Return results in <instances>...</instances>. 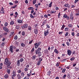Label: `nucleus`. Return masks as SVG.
<instances>
[{
	"instance_id": "obj_31",
	"label": "nucleus",
	"mask_w": 79,
	"mask_h": 79,
	"mask_svg": "<svg viewBox=\"0 0 79 79\" xmlns=\"http://www.w3.org/2000/svg\"><path fill=\"white\" fill-rule=\"evenodd\" d=\"M28 10H34V8L32 7H28Z\"/></svg>"
},
{
	"instance_id": "obj_54",
	"label": "nucleus",
	"mask_w": 79,
	"mask_h": 79,
	"mask_svg": "<svg viewBox=\"0 0 79 79\" xmlns=\"http://www.w3.org/2000/svg\"><path fill=\"white\" fill-rule=\"evenodd\" d=\"M44 52L45 53H47L48 52V50L47 49H46L44 51Z\"/></svg>"
},
{
	"instance_id": "obj_24",
	"label": "nucleus",
	"mask_w": 79,
	"mask_h": 79,
	"mask_svg": "<svg viewBox=\"0 0 79 79\" xmlns=\"http://www.w3.org/2000/svg\"><path fill=\"white\" fill-rule=\"evenodd\" d=\"M30 17L31 18H34V16H33L32 14H30Z\"/></svg>"
},
{
	"instance_id": "obj_63",
	"label": "nucleus",
	"mask_w": 79,
	"mask_h": 79,
	"mask_svg": "<svg viewBox=\"0 0 79 79\" xmlns=\"http://www.w3.org/2000/svg\"><path fill=\"white\" fill-rule=\"evenodd\" d=\"M60 12H59V13H58V17L59 18H60Z\"/></svg>"
},
{
	"instance_id": "obj_45",
	"label": "nucleus",
	"mask_w": 79,
	"mask_h": 79,
	"mask_svg": "<svg viewBox=\"0 0 79 79\" xmlns=\"http://www.w3.org/2000/svg\"><path fill=\"white\" fill-rule=\"evenodd\" d=\"M0 12L1 13L4 14V13H5V10H1Z\"/></svg>"
},
{
	"instance_id": "obj_14",
	"label": "nucleus",
	"mask_w": 79,
	"mask_h": 79,
	"mask_svg": "<svg viewBox=\"0 0 79 79\" xmlns=\"http://www.w3.org/2000/svg\"><path fill=\"white\" fill-rule=\"evenodd\" d=\"M28 30V31H31V29H32V27H31V26H29L28 27V28H27Z\"/></svg>"
},
{
	"instance_id": "obj_19",
	"label": "nucleus",
	"mask_w": 79,
	"mask_h": 79,
	"mask_svg": "<svg viewBox=\"0 0 79 79\" xmlns=\"http://www.w3.org/2000/svg\"><path fill=\"white\" fill-rule=\"evenodd\" d=\"M72 77V76H71V75L69 74H68L67 75V77L68 78H71Z\"/></svg>"
},
{
	"instance_id": "obj_42",
	"label": "nucleus",
	"mask_w": 79,
	"mask_h": 79,
	"mask_svg": "<svg viewBox=\"0 0 79 79\" xmlns=\"http://www.w3.org/2000/svg\"><path fill=\"white\" fill-rule=\"evenodd\" d=\"M65 61H66V59H65L63 60H62L61 61V62L62 63H63V62H65Z\"/></svg>"
},
{
	"instance_id": "obj_34",
	"label": "nucleus",
	"mask_w": 79,
	"mask_h": 79,
	"mask_svg": "<svg viewBox=\"0 0 79 79\" xmlns=\"http://www.w3.org/2000/svg\"><path fill=\"white\" fill-rule=\"evenodd\" d=\"M8 23H7V22H6L5 23V24H4V27H6V26H8Z\"/></svg>"
},
{
	"instance_id": "obj_8",
	"label": "nucleus",
	"mask_w": 79,
	"mask_h": 79,
	"mask_svg": "<svg viewBox=\"0 0 79 79\" xmlns=\"http://www.w3.org/2000/svg\"><path fill=\"white\" fill-rule=\"evenodd\" d=\"M17 22L19 24H22L23 23V20L21 19H18L17 20Z\"/></svg>"
},
{
	"instance_id": "obj_40",
	"label": "nucleus",
	"mask_w": 79,
	"mask_h": 79,
	"mask_svg": "<svg viewBox=\"0 0 79 79\" xmlns=\"http://www.w3.org/2000/svg\"><path fill=\"white\" fill-rule=\"evenodd\" d=\"M24 61V59L23 58H21L20 60V62H23Z\"/></svg>"
},
{
	"instance_id": "obj_5",
	"label": "nucleus",
	"mask_w": 79,
	"mask_h": 79,
	"mask_svg": "<svg viewBox=\"0 0 79 79\" xmlns=\"http://www.w3.org/2000/svg\"><path fill=\"white\" fill-rule=\"evenodd\" d=\"M3 29L5 31V32H10V31H9V30H8V29L7 28L5 27H3Z\"/></svg>"
},
{
	"instance_id": "obj_26",
	"label": "nucleus",
	"mask_w": 79,
	"mask_h": 79,
	"mask_svg": "<svg viewBox=\"0 0 79 79\" xmlns=\"http://www.w3.org/2000/svg\"><path fill=\"white\" fill-rule=\"evenodd\" d=\"M7 72L8 74H10V69H7Z\"/></svg>"
},
{
	"instance_id": "obj_39",
	"label": "nucleus",
	"mask_w": 79,
	"mask_h": 79,
	"mask_svg": "<svg viewBox=\"0 0 79 79\" xmlns=\"http://www.w3.org/2000/svg\"><path fill=\"white\" fill-rule=\"evenodd\" d=\"M34 48H32V50L31 51V53H33V52H34Z\"/></svg>"
},
{
	"instance_id": "obj_58",
	"label": "nucleus",
	"mask_w": 79,
	"mask_h": 79,
	"mask_svg": "<svg viewBox=\"0 0 79 79\" xmlns=\"http://www.w3.org/2000/svg\"><path fill=\"white\" fill-rule=\"evenodd\" d=\"M35 7L36 8H38V4H35Z\"/></svg>"
},
{
	"instance_id": "obj_41",
	"label": "nucleus",
	"mask_w": 79,
	"mask_h": 79,
	"mask_svg": "<svg viewBox=\"0 0 79 79\" xmlns=\"http://www.w3.org/2000/svg\"><path fill=\"white\" fill-rule=\"evenodd\" d=\"M42 59H43L42 57H41L39 59V60L38 61H40L41 62V61H42Z\"/></svg>"
},
{
	"instance_id": "obj_52",
	"label": "nucleus",
	"mask_w": 79,
	"mask_h": 79,
	"mask_svg": "<svg viewBox=\"0 0 79 79\" xmlns=\"http://www.w3.org/2000/svg\"><path fill=\"white\" fill-rule=\"evenodd\" d=\"M79 0H75V1L74 2V3H77V2L79 1Z\"/></svg>"
},
{
	"instance_id": "obj_47",
	"label": "nucleus",
	"mask_w": 79,
	"mask_h": 79,
	"mask_svg": "<svg viewBox=\"0 0 79 79\" xmlns=\"http://www.w3.org/2000/svg\"><path fill=\"white\" fill-rule=\"evenodd\" d=\"M75 69H76V71H79V68H78V67H75Z\"/></svg>"
},
{
	"instance_id": "obj_29",
	"label": "nucleus",
	"mask_w": 79,
	"mask_h": 79,
	"mask_svg": "<svg viewBox=\"0 0 79 79\" xmlns=\"http://www.w3.org/2000/svg\"><path fill=\"white\" fill-rule=\"evenodd\" d=\"M14 39L15 40H17L18 39V36L17 35L15 36L14 37Z\"/></svg>"
},
{
	"instance_id": "obj_15",
	"label": "nucleus",
	"mask_w": 79,
	"mask_h": 79,
	"mask_svg": "<svg viewBox=\"0 0 79 79\" xmlns=\"http://www.w3.org/2000/svg\"><path fill=\"white\" fill-rule=\"evenodd\" d=\"M10 51L11 53H13V46H10Z\"/></svg>"
},
{
	"instance_id": "obj_59",
	"label": "nucleus",
	"mask_w": 79,
	"mask_h": 79,
	"mask_svg": "<svg viewBox=\"0 0 79 79\" xmlns=\"http://www.w3.org/2000/svg\"><path fill=\"white\" fill-rule=\"evenodd\" d=\"M68 32H66V34L65 35V36H68Z\"/></svg>"
},
{
	"instance_id": "obj_49",
	"label": "nucleus",
	"mask_w": 79,
	"mask_h": 79,
	"mask_svg": "<svg viewBox=\"0 0 79 79\" xmlns=\"http://www.w3.org/2000/svg\"><path fill=\"white\" fill-rule=\"evenodd\" d=\"M13 73H12L13 74H16V72L15 71L13 70Z\"/></svg>"
},
{
	"instance_id": "obj_9",
	"label": "nucleus",
	"mask_w": 79,
	"mask_h": 79,
	"mask_svg": "<svg viewBox=\"0 0 79 79\" xmlns=\"http://www.w3.org/2000/svg\"><path fill=\"white\" fill-rule=\"evenodd\" d=\"M27 27V24H25L23 26H22V29H24V28H26Z\"/></svg>"
},
{
	"instance_id": "obj_20",
	"label": "nucleus",
	"mask_w": 79,
	"mask_h": 79,
	"mask_svg": "<svg viewBox=\"0 0 79 79\" xmlns=\"http://www.w3.org/2000/svg\"><path fill=\"white\" fill-rule=\"evenodd\" d=\"M65 26H66L64 25H63L62 26V27L61 28V30H62V31H63V29H64V27H65Z\"/></svg>"
},
{
	"instance_id": "obj_46",
	"label": "nucleus",
	"mask_w": 79,
	"mask_h": 79,
	"mask_svg": "<svg viewBox=\"0 0 79 79\" xmlns=\"http://www.w3.org/2000/svg\"><path fill=\"white\" fill-rule=\"evenodd\" d=\"M16 6H17V5H15L14 6L12 7H11V8L12 9L15 8L16 7Z\"/></svg>"
},
{
	"instance_id": "obj_12",
	"label": "nucleus",
	"mask_w": 79,
	"mask_h": 79,
	"mask_svg": "<svg viewBox=\"0 0 79 79\" xmlns=\"http://www.w3.org/2000/svg\"><path fill=\"white\" fill-rule=\"evenodd\" d=\"M17 77L19 79H21L22 78V77L20 75L19 73L17 75Z\"/></svg>"
},
{
	"instance_id": "obj_60",
	"label": "nucleus",
	"mask_w": 79,
	"mask_h": 79,
	"mask_svg": "<svg viewBox=\"0 0 79 79\" xmlns=\"http://www.w3.org/2000/svg\"><path fill=\"white\" fill-rule=\"evenodd\" d=\"M56 66H59V63H57V64H56Z\"/></svg>"
},
{
	"instance_id": "obj_37",
	"label": "nucleus",
	"mask_w": 79,
	"mask_h": 79,
	"mask_svg": "<svg viewBox=\"0 0 79 79\" xmlns=\"http://www.w3.org/2000/svg\"><path fill=\"white\" fill-rule=\"evenodd\" d=\"M19 25H17L16 26L15 28L16 29H19Z\"/></svg>"
},
{
	"instance_id": "obj_6",
	"label": "nucleus",
	"mask_w": 79,
	"mask_h": 79,
	"mask_svg": "<svg viewBox=\"0 0 79 79\" xmlns=\"http://www.w3.org/2000/svg\"><path fill=\"white\" fill-rule=\"evenodd\" d=\"M72 54V52H71V51L69 49H68L67 50V54L68 55H69V56H70Z\"/></svg>"
},
{
	"instance_id": "obj_21",
	"label": "nucleus",
	"mask_w": 79,
	"mask_h": 79,
	"mask_svg": "<svg viewBox=\"0 0 79 79\" xmlns=\"http://www.w3.org/2000/svg\"><path fill=\"white\" fill-rule=\"evenodd\" d=\"M36 58V56H33L32 57V60H35V58Z\"/></svg>"
},
{
	"instance_id": "obj_7",
	"label": "nucleus",
	"mask_w": 79,
	"mask_h": 79,
	"mask_svg": "<svg viewBox=\"0 0 79 79\" xmlns=\"http://www.w3.org/2000/svg\"><path fill=\"white\" fill-rule=\"evenodd\" d=\"M70 18L71 20H73V14L72 12L70 14Z\"/></svg>"
},
{
	"instance_id": "obj_28",
	"label": "nucleus",
	"mask_w": 79,
	"mask_h": 79,
	"mask_svg": "<svg viewBox=\"0 0 79 79\" xmlns=\"http://www.w3.org/2000/svg\"><path fill=\"white\" fill-rule=\"evenodd\" d=\"M68 16H67L66 14H65L64 15L63 17L64 18H68Z\"/></svg>"
},
{
	"instance_id": "obj_10",
	"label": "nucleus",
	"mask_w": 79,
	"mask_h": 79,
	"mask_svg": "<svg viewBox=\"0 0 79 79\" xmlns=\"http://www.w3.org/2000/svg\"><path fill=\"white\" fill-rule=\"evenodd\" d=\"M34 32L35 34H38V29H35L34 30Z\"/></svg>"
},
{
	"instance_id": "obj_13",
	"label": "nucleus",
	"mask_w": 79,
	"mask_h": 79,
	"mask_svg": "<svg viewBox=\"0 0 79 79\" xmlns=\"http://www.w3.org/2000/svg\"><path fill=\"white\" fill-rule=\"evenodd\" d=\"M56 13V11H54V10H51L50 12V14H54Z\"/></svg>"
},
{
	"instance_id": "obj_4",
	"label": "nucleus",
	"mask_w": 79,
	"mask_h": 79,
	"mask_svg": "<svg viewBox=\"0 0 79 79\" xmlns=\"http://www.w3.org/2000/svg\"><path fill=\"white\" fill-rule=\"evenodd\" d=\"M49 34V32L48 31V29L47 28L46 29V30H45L44 32V35L45 37L47 36L48 34Z\"/></svg>"
},
{
	"instance_id": "obj_27",
	"label": "nucleus",
	"mask_w": 79,
	"mask_h": 79,
	"mask_svg": "<svg viewBox=\"0 0 79 79\" xmlns=\"http://www.w3.org/2000/svg\"><path fill=\"white\" fill-rule=\"evenodd\" d=\"M75 60V57H74L70 58V60L71 61H73V60Z\"/></svg>"
},
{
	"instance_id": "obj_17",
	"label": "nucleus",
	"mask_w": 79,
	"mask_h": 79,
	"mask_svg": "<svg viewBox=\"0 0 79 79\" xmlns=\"http://www.w3.org/2000/svg\"><path fill=\"white\" fill-rule=\"evenodd\" d=\"M26 45L23 43H22L21 44V46L23 47H24Z\"/></svg>"
},
{
	"instance_id": "obj_50",
	"label": "nucleus",
	"mask_w": 79,
	"mask_h": 79,
	"mask_svg": "<svg viewBox=\"0 0 79 79\" xmlns=\"http://www.w3.org/2000/svg\"><path fill=\"white\" fill-rule=\"evenodd\" d=\"M69 29V28L66 27L65 28L64 31H68Z\"/></svg>"
},
{
	"instance_id": "obj_36",
	"label": "nucleus",
	"mask_w": 79,
	"mask_h": 79,
	"mask_svg": "<svg viewBox=\"0 0 79 79\" xmlns=\"http://www.w3.org/2000/svg\"><path fill=\"white\" fill-rule=\"evenodd\" d=\"M21 76L22 77H24V73L23 72L21 73Z\"/></svg>"
},
{
	"instance_id": "obj_48",
	"label": "nucleus",
	"mask_w": 79,
	"mask_h": 79,
	"mask_svg": "<svg viewBox=\"0 0 79 79\" xmlns=\"http://www.w3.org/2000/svg\"><path fill=\"white\" fill-rule=\"evenodd\" d=\"M22 35H25V31H23L22 32Z\"/></svg>"
},
{
	"instance_id": "obj_30",
	"label": "nucleus",
	"mask_w": 79,
	"mask_h": 79,
	"mask_svg": "<svg viewBox=\"0 0 79 79\" xmlns=\"http://www.w3.org/2000/svg\"><path fill=\"white\" fill-rule=\"evenodd\" d=\"M8 76H9L7 74H6L4 76V77L6 79L8 78Z\"/></svg>"
},
{
	"instance_id": "obj_43",
	"label": "nucleus",
	"mask_w": 79,
	"mask_h": 79,
	"mask_svg": "<svg viewBox=\"0 0 79 79\" xmlns=\"http://www.w3.org/2000/svg\"><path fill=\"white\" fill-rule=\"evenodd\" d=\"M44 18H48V15H47L46 14H45L44 15Z\"/></svg>"
},
{
	"instance_id": "obj_3",
	"label": "nucleus",
	"mask_w": 79,
	"mask_h": 79,
	"mask_svg": "<svg viewBox=\"0 0 79 79\" xmlns=\"http://www.w3.org/2000/svg\"><path fill=\"white\" fill-rule=\"evenodd\" d=\"M40 44H41V42H39L38 43H35L34 44L35 48H37L39 46H40Z\"/></svg>"
},
{
	"instance_id": "obj_64",
	"label": "nucleus",
	"mask_w": 79,
	"mask_h": 79,
	"mask_svg": "<svg viewBox=\"0 0 79 79\" xmlns=\"http://www.w3.org/2000/svg\"><path fill=\"white\" fill-rule=\"evenodd\" d=\"M25 3H26V4H27V3H28V1H27V0H26L25 1Z\"/></svg>"
},
{
	"instance_id": "obj_38",
	"label": "nucleus",
	"mask_w": 79,
	"mask_h": 79,
	"mask_svg": "<svg viewBox=\"0 0 79 79\" xmlns=\"http://www.w3.org/2000/svg\"><path fill=\"white\" fill-rule=\"evenodd\" d=\"M40 63H41V62H40V61L38 60V63H37V65L38 66H39L40 64Z\"/></svg>"
},
{
	"instance_id": "obj_57",
	"label": "nucleus",
	"mask_w": 79,
	"mask_h": 79,
	"mask_svg": "<svg viewBox=\"0 0 79 79\" xmlns=\"http://www.w3.org/2000/svg\"><path fill=\"white\" fill-rule=\"evenodd\" d=\"M31 74H30V73H28L27 74V76H28V77H29V76H31Z\"/></svg>"
},
{
	"instance_id": "obj_16",
	"label": "nucleus",
	"mask_w": 79,
	"mask_h": 79,
	"mask_svg": "<svg viewBox=\"0 0 79 79\" xmlns=\"http://www.w3.org/2000/svg\"><path fill=\"white\" fill-rule=\"evenodd\" d=\"M36 2H37V1L36 0H33L32 2L33 5L35 4Z\"/></svg>"
},
{
	"instance_id": "obj_1",
	"label": "nucleus",
	"mask_w": 79,
	"mask_h": 79,
	"mask_svg": "<svg viewBox=\"0 0 79 79\" xmlns=\"http://www.w3.org/2000/svg\"><path fill=\"white\" fill-rule=\"evenodd\" d=\"M4 63L5 64L7 65V66L8 68H10V62H9L8 59L7 58L6 59Z\"/></svg>"
},
{
	"instance_id": "obj_25",
	"label": "nucleus",
	"mask_w": 79,
	"mask_h": 79,
	"mask_svg": "<svg viewBox=\"0 0 79 79\" xmlns=\"http://www.w3.org/2000/svg\"><path fill=\"white\" fill-rule=\"evenodd\" d=\"M14 23H15L14 22V21H11L10 22V25H13V24H14Z\"/></svg>"
},
{
	"instance_id": "obj_62",
	"label": "nucleus",
	"mask_w": 79,
	"mask_h": 79,
	"mask_svg": "<svg viewBox=\"0 0 79 79\" xmlns=\"http://www.w3.org/2000/svg\"><path fill=\"white\" fill-rule=\"evenodd\" d=\"M33 41V40H32L31 41H30L29 42V44H32V42Z\"/></svg>"
},
{
	"instance_id": "obj_11",
	"label": "nucleus",
	"mask_w": 79,
	"mask_h": 79,
	"mask_svg": "<svg viewBox=\"0 0 79 79\" xmlns=\"http://www.w3.org/2000/svg\"><path fill=\"white\" fill-rule=\"evenodd\" d=\"M17 65L18 66H20V62L19 60H18L17 62Z\"/></svg>"
},
{
	"instance_id": "obj_53",
	"label": "nucleus",
	"mask_w": 79,
	"mask_h": 79,
	"mask_svg": "<svg viewBox=\"0 0 79 79\" xmlns=\"http://www.w3.org/2000/svg\"><path fill=\"white\" fill-rule=\"evenodd\" d=\"M17 73H21V70H19L17 71Z\"/></svg>"
},
{
	"instance_id": "obj_32",
	"label": "nucleus",
	"mask_w": 79,
	"mask_h": 79,
	"mask_svg": "<svg viewBox=\"0 0 79 79\" xmlns=\"http://www.w3.org/2000/svg\"><path fill=\"white\" fill-rule=\"evenodd\" d=\"M65 71H66V69H63L62 70V73H65Z\"/></svg>"
},
{
	"instance_id": "obj_23",
	"label": "nucleus",
	"mask_w": 79,
	"mask_h": 79,
	"mask_svg": "<svg viewBox=\"0 0 79 79\" xmlns=\"http://www.w3.org/2000/svg\"><path fill=\"white\" fill-rule=\"evenodd\" d=\"M52 2H51L49 4V8H51V7H52Z\"/></svg>"
},
{
	"instance_id": "obj_61",
	"label": "nucleus",
	"mask_w": 79,
	"mask_h": 79,
	"mask_svg": "<svg viewBox=\"0 0 79 79\" xmlns=\"http://www.w3.org/2000/svg\"><path fill=\"white\" fill-rule=\"evenodd\" d=\"M75 15H76L77 16H78L79 15V14L78 13L75 14Z\"/></svg>"
},
{
	"instance_id": "obj_18",
	"label": "nucleus",
	"mask_w": 79,
	"mask_h": 79,
	"mask_svg": "<svg viewBox=\"0 0 79 79\" xmlns=\"http://www.w3.org/2000/svg\"><path fill=\"white\" fill-rule=\"evenodd\" d=\"M14 34H15V33H14V31L12 32L11 33L10 36L12 37L13 36H14Z\"/></svg>"
},
{
	"instance_id": "obj_44",
	"label": "nucleus",
	"mask_w": 79,
	"mask_h": 79,
	"mask_svg": "<svg viewBox=\"0 0 79 79\" xmlns=\"http://www.w3.org/2000/svg\"><path fill=\"white\" fill-rule=\"evenodd\" d=\"M69 6V4H66L64 5L65 7H68V6Z\"/></svg>"
},
{
	"instance_id": "obj_35",
	"label": "nucleus",
	"mask_w": 79,
	"mask_h": 79,
	"mask_svg": "<svg viewBox=\"0 0 79 79\" xmlns=\"http://www.w3.org/2000/svg\"><path fill=\"white\" fill-rule=\"evenodd\" d=\"M66 44H67V46H69L70 44H69V41L66 42Z\"/></svg>"
},
{
	"instance_id": "obj_55",
	"label": "nucleus",
	"mask_w": 79,
	"mask_h": 79,
	"mask_svg": "<svg viewBox=\"0 0 79 79\" xmlns=\"http://www.w3.org/2000/svg\"><path fill=\"white\" fill-rule=\"evenodd\" d=\"M66 76H67L66 75L64 74L63 77V78L64 79H65L66 78Z\"/></svg>"
},
{
	"instance_id": "obj_33",
	"label": "nucleus",
	"mask_w": 79,
	"mask_h": 79,
	"mask_svg": "<svg viewBox=\"0 0 79 79\" xmlns=\"http://www.w3.org/2000/svg\"><path fill=\"white\" fill-rule=\"evenodd\" d=\"M51 71H49L48 72V76H50V74H51Z\"/></svg>"
},
{
	"instance_id": "obj_51",
	"label": "nucleus",
	"mask_w": 79,
	"mask_h": 79,
	"mask_svg": "<svg viewBox=\"0 0 79 79\" xmlns=\"http://www.w3.org/2000/svg\"><path fill=\"white\" fill-rule=\"evenodd\" d=\"M28 70V68H25L24 69L25 71H27Z\"/></svg>"
},
{
	"instance_id": "obj_56",
	"label": "nucleus",
	"mask_w": 79,
	"mask_h": 79,
	"mask_svg": "<svg viewBox=\"0 0 79 79\" xmlns=\"http://www.w3.org/2000/svg\"><path fill=\"white\" fill-rule=\"evenodd\" d=\"M15 14L16 16H18V12H15Z\"/></svg>"
},
{
	"instance_id": "obj_22",
	"label": "nucleus",
	"mask_w": 79,
	"mask_h": 79,
	"mask_svg": "<svg viewBox=\"0 0 79 79\" xmlns=\"http://www.w3.org/2000/svg\"><path fill=\"white\" fill-rule=\"evenodd\" d=\"M54 52L55 53H57V54H58V53H59L58 51V50H57L56 49H55Z\"/></svg>"
},
{
	"instance_id": "obj_2",
	"label": "nucleus",
	"mask_w": 79,
	"mask_h": 79,
	"mask_svg": "<svg viewBox=\"0 0 79 79\" xmlns=\"http://www.w3.org/2000/svg\"><path fill=\"white\" fill-rule=\"evenodd\" d=\"M40 50H41V48L39 47L37 51L35 52V54L38 55L39 56L41 55V54H40Z\"/></svg>"
}]
</instances>
